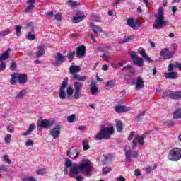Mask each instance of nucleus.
<instances>
[{"label": "nucleus", "mask_w": 181, "mask_h": 181, "mask_svg": "<svg viewBox=\"0 0 181 181\" xmlns=\"http://www.w3.org/2000/svg\"><path fill=\"white\" fill-rule=\"evenodd\" d=\"M92 169L93 168H91V165L90 164V160H86L82 163L72 166L69 169V176L70 177H76V176L80 175L81 172H84V170L86 175H90Z\"/></svg>", "instance_id": "f257e3e1"}, {"label": "nucleus", "mask_w": 181, "mask_h": 181, "mask_svg": "<svg viewBox=\"0 0 181 181\" xmlns=\"http://www.w3.org/2000/svg\"><path fill=\"white\" fill-rule=\"evenodd\" d=\"M114 134V127H107L102 126L99 132L95 135V139L98 141H103V139H110L111 135Z\"/></svg>", "instance_id": "f03ea898"}, {"label": "nucleus", "mask_w": 181, "mask_h": 181, "mask_svg": "<svg viewBox=\"0 0 181 181\" xmlns=\"http://www.w3.org/2000/svg\"><path fill=\"white\" fill-rule=\"evenodd\" d=\"M156 21L153 25V29H162L163 26H166L168 21H165V16H163V8H160L158 13L155 15Z\"/></svg>", "instance_id": "7ed1b4c3"}, {"label": "nucleus", "mask_w": 181, "mask_h": 181, "mask_svg": "<svg viewBox=\"0 0 181 181\" xmlns=\"http://www.w3.org/2000/svg\"><path fill=\"white\" fill-rule=\"evenodd\" d=\"M181 158V148H173L170 151L168 154V159L172 162H177L180 160Z\"/></svg>", "instance_id": "20e7f679"}, {"label": "nucleus", "mask_w": 181, "mask_h": 181, "mask_svg": "<svg viewBox=\"0 0 181 181\" xmlns=\"http://www.w3.org/2000/svg\"><path fill=\"white\" fill-rule=\"evenodd\" d=\"M53 124H54V120H47L46 119L41 120L40 122L37 123V131H42V128H50L53 126Z\"/></svg>", "instance_id": "39448f33"}, {"label": "nucleus", "mask_w": 181, "mask_h": 181, "mask_svg": "<svg viewBox=\"0 0 181 181\" xmlns=\"http://www.w3.org/2000/svg\"><path fill=\"white\" fill-rule=\"evenodd\" d=\"M69 85V78L66 77L64 78L60 89H59V98L60 100H66V91H64V90H66V88L67 87V86Z\"/></svg>", "instance_id": "423d86ee"}, {"label": "nucleus", "mask_w": 181, "mask_h": 181, "mask_svg": "<svg viewBox=\"0 0 181 181\" xmlns=\"http://www.w3.org/2000/svg\"><path fill=\"white\" fill-rule=\"evenodd\" d=\"M74 98L75 100H78L80 95H81V90L83 88V83L76 81L74 83Z\"/></svg>", "instance_id": "0eeeda50"}, {"label": "nucleus", "mask_w": 181, "mask_h": 181, "mask_svg": "<svg viewBox=\"0 0 181 181\" xmlns=\"http://www.w3.org/2000/svg\"><path fill=\"white\" fill-rule=\"evenodd\" d=\"M145 138H146L145 134L134 138L132 141V149H135V148H136L138 145L137 142L139 144V145H141V146H144L145 144Z\"/></svg>", "instance_id": "6e6552de"}, {"label": "nucleus", "mask_w": 181, "mask_h": 181, "mask_svg": "<svg viewBox=\"0 0 181 181\" xmlns=\"http://www.w3.org/2000/svg\"><path fill=\"white\" fill-rule=\"evenodd\" d=\"M180 91H165L163 95V98H166V97H168V98H170V100H179L180 99Z\"/></svg>", "instance_id": "1a4fd4ad"}, {"label": "nucleus", "mask_w": 181, "mask_h": 181, "mask_svg": "<svg viewBox=\"0 0 181 181\" xmlns=\"http://www.w3.org/2000/svg\"><path fill=\"white\" fill-rule=\"evenodd\" d=\"M130 57L132 60H133L134 64H136L139 67L144 66V59L139 57V56H136L135 52L130 53Z\"/></svg>", "instance_id": "9d476101"}, {"label": "nucleus", "mask_w": 181, "mask_h": 181, "mask_svg": "<svg viewBox=\"0 0 181 181\" xmlns=\"http://www.w3.org/2000/svg\"><path fill=\"white\" fill-rule=\"evenodd\" d=\"M55 62L54 63V66H56L57 67L58 66H60V64H62V63H64L67 62V58L63 54L58 52L55 55Z\"/></svg>", "instance_id": "9b49d317"}, {"label": "nucleus", "mask_w": 181, "mask_h": 181, "mask_svg": "<svg viewBox=\"0 0 181 181\" xmlns=\"http://www.w3.org/2000/svg\"><path fill=\"white\" fill-rule=\"evenodd\" d=\"M76 56L78 59H81V57L86 56V46L81 45L76 47Z\"/></svg>", "instance_id": "f8f14e48"}, {"label": "nucleus", "mask_w": 181, "mask_h": 181, "mask_svg": "<svg viewBox=\"0 0 181 181\" xmlns=\"http://www.w3.org/2000/svg\"><path fill=\"white\" fill-rule=\"evenodd\" d=\"M61 128L57 125L56 127L52 129L49 132L50 135L52 136L54 139H57L60 136Z\"/></svg>", "instance_id": "ddd939ff"}, {"label": "nucleus", "mask_w": 181, "mask_h": 181, "mask_svg": "<svg viewBox=\"0 0 181 181\" xmlns=\"http://www.w3.org/2000/svg\"><path fill=\"white\" fill-rule=\"evenodd\" d=\"M17 80L20 84H26L28 75L26 74H17Z\"/></svg>", "instance_id": "4468645a"}, {"label": "nucleus", "mask_w": 181, "mask_h": 181, "mask_svg": "<svg viewBox=\"0 0 181 181\" xmlns=\"http://www.w3.org/2000/svg\"><path fill=\"white\" fill-rule=\"evenodd\" d=\"M35 2H36V0H28L27 1V5H28V6L26 8V9L24 11V12L25 13H29V12H30V11H33V9H35V5H33V4H35Z\"/></svg>", "instance_id": "2eb2a0df"}, {"label": "nucleus", "mask_w": 181, "mask_h": 181, "mask_svg": "<svg viewBox=\"0 0 181 181\" xmlns=\"http://www.w3.org/2000/svg\"><path fill=\"white\" fill-rule=\"evenodd\" d=\"M80 71H81V68L78 66L71 65L69 67V73L73 76H74V74H77V73H80Z\"/></svg>", "instance_id": "dca6fc26"}, {"label": "nucleus", "mask_w": 181, "mask_h": 181, "mask_svg": "<svg viewBox=\"0 0 181 181\" xmlns=\"http://www.w3.org/2000/svg\"><path fill=\"white\" fill-rule=\"evenodd\" d=\"M115 111L117 113H122V112H127L129 111V108L127 107V106H122L120 105H118L115 107Z\"/></svg>", "instance_id": "f3484780"}, {"label": "nucleus", "mask_w": 181, "mask_h": 181, "mask_svg": "<svg viewBox=\"0 0 181 181\" xmlns=\"http://www.w3.org/2000/svg\"><path fill=\"white\" fill-rule=\"evenodd\" d=\"M80 155V153L77 150H72L67 152V156L71 159H77Z\"/></svg>", "instance_id": "a211bd4d"}, {"label": "nucleus", "mask_w": 181, "mask_h": 181, "mask_svg": "<svg viewBox=\"0 0 181 181\" xmlns=\"http://www.w3.org/2000/svg\"><path fill=\"white\" fill-rule=\"evenodd\" d=\"M131 147L129 146H126L124 148V152H125V162L129 163L131 162Z\"/></svg>", "instance_id": "6ab92c4d"}, {"label": "nucleus", "mask_w": 181, "mask_h": 181, "mask_svg": "<svg viewBox=\"0 0 181 181\" xmlns=\"http://www.w3.org/2000/svg\"><path fill=\"white\" fill-rule=\"evenodd\" d=\"M127 25L128 26L132 28V29H134L135 30L138 29V27L136 25V21H135V19H134V18H130L127 20Z\"/></svg>", "instance_id": "aec40b11"}, {"label": "nucleus", "mask_w": 181, "mask_h": 181, "mask_svg": "<svg viewBox=\"0 0 181 181\" xmlns=\"http://www.w3.org/2000/svg\"><path fill=\"white\" fill-rule=\"evenodd\" d=\"M35 129H36V125L35 124V123L30 124L28 127V129L24 133H23V136H27V135H30V134H32V132H33Z\"/></svg>", "instance_id": "412c9836"}, {"label": "nucleus", "mask_w": 181, "mask_h": 181, "mask_svg": "<svg viewBox=\"0 0 181 181\" xmlns=\"http://www.w3.org/2000/svg\"><path fill=\"white\" fill-rule=\"evenodd\" d=\"M11 51H12L11 49H8L6 50L1 55L0 54V62L8 60V59H9V52Z\"/></svg>", "instance_id": "4be33fe9"}, {"label": "nucleus", "mask_w": 181, "mask_h": 181, "mask_svg": "<svg viewBox=\"0 0 181 181\" xmlns=\"http://www.w3.org/2000/svg\"><path fill=\"white\" fill-rule=\"evenodd\" d=\"M38 52L36 53V57L37 59H40V57H42L43 54H45V45H40L37 47Z\"/></svg>", "instance_id": "5701e85b"}, {"label": "nucleus", "mask_w": 181, "mask_h": 181, "mask_svg": "<svg viewBox=\"0 0 181 181\" xmlns=\"http://www.w3.org/2000/svg\"><path fill=\"white\" fill-rule=\"evenodd\" d=\"M71 165H73V163L70 160V159L66 158V160L65 161V168H64V175H69L70 172H69V168L71 169Z\"/></svg>", "instance_id": "b1692460"}, {"label": "nucleus", "mask_w": 181, "mask_h": 181, "mask_svg": "<svg viewBox=\"0 0 181 181\" xmlns=\"http://www.w3.org/2000/svg\"><path fill=\"white\" fill-rule=\"evenodd\" d=\"M144 87V79L141 77H138L136 82V90H142Z\"/></svg>", "instance_id": "393cba45"}, {"label": "nucleus", "mask_w": 181, "mask_h": 181, "mask_svg": "<svg viewBox=\"0 0 181 181\" xmlns=\"http://www.w3.org/2000/svg\"><path fill=\"white\" fill-rule=\"evenodd\" d=\"M73 78L74 80H76V81H78L80 83V81H82V82L86 81V80H87V76H81L80 74H76L73 76Z\"/></svg>", "instance_id": "a878e982"}, {"label": "nucleus", "mask_w": 181, "mask_h": 181, "mask_svg": "<svg viewBox=\"0 0 181 181\" xmlns=\"http://www.w3.org/2000/svg\"><path fill=\"white\" fill-rule=\"evenodd\" d=\"M164 77H165V78H171V80H175L177 78V72L165 73Z\"/></svg>", "instance_id": "bb28decb"}, {"label": "nucleus", "mask_w": 181, "mask_h": 181, "mask_svg": "<svg viewBox=\"0 0 181 181\" xmlns=\"http://www.w3.org/2000/svg\"><path fill=\"white\" fill-rule=\"evenodd\" d=\"M75 56H76V51H74V50H70V51L68 52V54H67V55H66V57H67V59H68V60H69V62L70 63H71V62H73V60H74Z\"/></svg>", "instance_id": "cd10ccee"}, {"label": "nucleus", "mask_w": 181, "mask_h": 181, "mask_svg": "<svg viewBox=\"0 0 181 181\" xmlns=\"http://www.w3.org/2000/svg\"><path fill=\"white\" fill-rule=\"evenodd\" d=\"M16 80H18V73H13L11 74V78L10 79V84L15 86V84H16Z\"/></svg>", "instance_id": "c85d7f7f"}, {"label": "nucleus", "mask_w": 181, "mask_h": 181, "mask_svg": "<svg viewBox=\"0 0 181 181\" xmlns=\"http://www.w3.org/2000/svg\"><path fill=\"white\" fill-rule=\"evenodd\" d=\"M116 129L117 132H122V129H124V124L121 120H118L116 122Z\"/></svg>", "instance_id": "c756f323"}, {"label": "nucleus", "mask_w": 181, "mask_h": 181, "mask_svg": "<svg viewBox=\"0 0 181 181\" xmlns=\"http://www.w3.org/2000/svg\"><path fill=\"white\" fill-rule=\"evenodd\" d=\"M116 83H117V81H115V79L108 81L107 82L105 83V87H110V88H112V87L115 86Z\"/></svg>", "instance_id": "7c9ffc66"}, {"label": "nucleus", "mask_w": 181, "mask_h": 181, "mask_svg": "<svg viewBox=\"0 0 181 181\" xmlns=\"http://www.w3.org/2000/svg\"><path fill=\"white\" fill-rule=\"evenodd\" d=\"M175 56V51H170L168 52L165 55H164V59L168 60V59H172Z\"/></svg>", "instance_id": "2f4dec72"}, {"label": "nucleus", "mask_w": 181, "mask_h": 181, "mask_svg": "<svg viewBox=\"0 0 181 181\" xmlns=\"http://www.w3.org/2000/svg\"><path fill=\"white\" fill-rule=\"evenodd\" d=\"M92 28L94 33H100L103 32V29L100 26L92 25Z\"/></svg>", "instance_id": "473e14b6"}, {"label": "nucleus", "mask_w": 181, "mask_h": 181, "mask_svg": "<svg viewBox=\"0 0 181 181\" xmlns=\"http://www.w3.org/2000/svg\"><path fill=\"white\" fill-rule=\"evenodd\" d=\"M83 151H88L90 149V145L88 144V140H84L82 143Z\"/></svg>", "instance_id": "72a5a7b5"}, {"label": "nucleus", "mask_w": 181, "mask_h": 181, "mask_svg": "<svg viewBox=\"0 0 181 181\" xmlns=\"http://www.w3.org/2000/svg\"><path fill=\"white\" fill-rule=\"evenodd\" d=\"M111 170H112V169L107 166L102 168V172L103 175H108L110 172H111Z\"/></svg>", "instance_id": "f704fd0d"}, {"label": "nucleus", "mask_w": 181, "mask_h": 181, "mask_svg": "<svg viewBox=\"0 0 181 181\" xmlns=\"http://www.w3.org/2000/svg\"><path fill=\"white\" fill-rule=\"evenodd\" d=\"M84 18H82L81 17H78L77 16H74L72 20V22L74 23H79V22H81V21H83Z\"/></svg>", "instance_id": "c9c22d12"}, {"label": "nucleus", "mask_w": 181, "mask_h": 181, "mask_svg": "<svg viewBox=\"0 0 181 181\" xmlns=\"http://www.w3.org/2000/svg\"><path fill=\"white\" fill-rule=\"evenodd\" d=\"M74 93V89H73L72 87L69 86L66 89V93L68 97H71L73 95V93Z\"/></svg>", "instance_id": "e433bc0d"}, {"label": "nucleus", "mask_w": 181, "mask_h": 181, "mask_svg": "<svg viewBox=\"0 0 181 181\" xmlns=\"http://www.w3.org/2000/svg\"><path fill=\"white\" fill-rule=\"evenodd\" d=\"M11 33V29L7 28L4 31L0 32V36H8Z\"/></svg>", "instance_id": "4c0bfd02"}, {"label": "nucleus", "mask_w": 181, "mask_h": 181, "mask_svg": "<svg viewBox=\"0 0 181 181\" xmlns=\"http://www.w3.org/2000/svg\"><path fill=\"white\" fill-rule=\"evenodd\" d=\"M11 138H12V135L8 134L4 137L5 144H10L11 143Z\"/></svg>", "instance_id": "58836bf2"}, {"label": "nucleus", "mask_w": 181, "mask_h": 181, "mask_svg": "<svg viewBox=\"0 0 181 181\" xmlns=\"http://www.w3.org/2000/svg\"><path fill=\"white\" fill-rule=\"evenodd\" d=\"M27 39L28 40H35V39H36V35L32 34V33H28L27 35Z\"/></svg>", "instance_id": "ea45409f"}, {"label": "nucleus", "mask_w": 181, "mask_h": 181, "mask_svg": "<svg viewBox=\"0 0 181 181\" xmlns=\"http://www.w3.org/2000/svg\"><path fill=\"white\" fill-rule=\"evenodd\" d=\"M134 37H135V35H129L127 37L124 38L122 43H127V42H129V40H131V39H134Z\"/></svg>", "instance_id": "a19ab883"}, {"label": "nucleus", "mask_w": 181, "mask_h": 181, "mask_svg": "<svg viewBox=\"0 0 181 181\" xmlns=\"http://www.w3.org/2000/svg\"><path fill=\"white\" fill-rule=\"evenodd\" d=\"M68 122H74L76 120V115H71L67 117Z\"/></svg>", "instance_id": "79ce46f5"}, {"label": "nucleus", "mask_w": 181, "mask_h": 181, "mask_svg": "<svg viewBox=\"0 0 181 181\" xmlns=\"http://www.w3.org/2000/svg\"><path fill=\"white\" fill-rule=\"evenodd\" d=\"M169 52V48H164L160 52V56L165 57V54Z\"/></svg>", "instance_id": "37998d69"}, {"label": "nucleus", "mask_w": 181, "mask_h": 181, "mask_svg": "<svg viewBox=\"0 0 181 181\" xmlns=\"http://www.w3.org/2000/svg\"><path fill=\"white\" fill-rule=\"evenodd\" d=\"M68 5H69V6H71L72 8H76V6H77V2L73 0H69Z\"/></svg>", "instance_id": "c03bdc74"}, {"label": "nucleus", "mask_w": 181, "mask_h": 181, "mask_svg": "<svg viewBox=\"0 0 181 181\" xmlns=\"http://www.w3.org/2000/svg\"><path fill=\"white\" fill-rule=\"evenodd\" d=\"M75 16H78V18H81L82 19L86 18V16H84V13L80 11H77Z\"/></svg>", "instance_id": "a18cd8bd"}, {"label": "nucleus", "mask_w": 181, "mask_h": 181, "mask_svg": "<svg viewBox=\"0 0 181 181\" xmlns=\"http://www.w3.org/2000/svg\"><path fill=\"white\" fill-rule=\"evenodd\" d=\"M4 162H6L8 165H11L12 163V161L9 159V156L8 155H4Z\"/></svg>", "instance_id": "49530a36"}, {"label": "nucleus", "mask_w": 181, "mask_h": 181, "mask_svg": "<svg viewBox=\"0 0 181 181\" xmlns=\"http://www.w3.org/2000/svg\"><path fill=\"white\" fill-rule=\"evenodd\" d=\"M21 30H22V27L17 25L16 28V34L17 36H21Z\"/></svg>", "instance_id": "de8ad7c7"}, {"label": "nucleus", "mask_w": 181, "mask_h": 181, "mask_svg": "<svg viewBox=\"0 0 181 181\" xmlns=\"http://www.w3.org/2000/svg\"><path fill=\"white\" fill-rule=\"evenodd\" d=\"M6 69V63L1 62L0 63V71H4Z\"/></svg>", "instance_id": "09e8293b"}, {"label": "nucleus", "mask_w": 181, "mask_h": 181, "mask_svg": "<svg viewBox=\"0 0 181 181\" xmlns=\"http://www.w3.org/2000/svg\"><path fill=\"white\" fill-rule=\"evenodd\" d=\"M37 175H45L46 173V170L45 168L37 170Z\"/></svg>", "instance_id": "8fccbe9b"}, {"label": "nucleus", "mask_w": 181, "mask_h": 181, "mask_svg": "<svg viewBox=\"0 0 181 181\" xmlns=\"http://www.w3.org/2000/svg\"><path fill=\"white\" fill-rule=\"evenodd\" d=\"M22 181H37V180H36V179L33 177H29L23 178Z\"/></svg>", "instance_id": "3c124183"}, {"label": "nucleus", "mask_w": 181, "mask_h": 181, "mask_svg": "<svg viewBox=\"0 0 181 181\" xmlns=\"http://www.w3.org/2000/svg\"><path fill=\"white\" fill-rule=\"evenodd\" d=\"M8 132L12 133L15 131V128L13 127V125H8L6 128Z\"/></svg>", "instance_id": "603ef678"}, {"label": "nucleus", "mask_w": 181, "mask_h": 181, "mask_svg": "<svg viewBox=\"0 0 181 181\" xmlns=\"http://www.w3.org/2000/svg\"><path fill=\"white\" fill-rule=\"evenodd\" d=\"M144 115H145V112H141L140 113V115H139L136 117V121H141V119H142V117H144Z\"/></svg>", "instance_id": "864d4df0"}, {"label": "nucleus", "mask_w": 181, "mask_h": 181, "mask_svg": "<svg viewBox=\"0 0 181 181\" xmlns=\"http://www.w3.org/2000/svg\"><path fill=\"white\" fill-rule=\"evenodd\" d=\"M90 93H92L93 94H96V93H98V88L95 86L91 87Z\"/></svg>", "instance_id": "5fc2aeb1"}, {"label": "nucleus", "mask_w": 181, "mask_h": 181, "mask_svg": "<svg viewBox=\"0 0 181 181\" xmlns=\"http://www.w3.org/2000/svg\"><path fill=\"white\" fill-rule=\"evenodd\" d=\"M16 67H17L16 62H15L14 61H12V63L10 65V70H15Z\"/></svg>", "instance_id": "6e6d98bb"}, {"label": "nucleus", "mask_w": 181, "mask_h": 181, "mask_svg": "<svg viewBox=\"0 0 181 181\" xmlns=\"http://www.w3.org/2000/svg\"><path fill=\"white\" fill-rule=\"evenodd\" d=\"M140 54L144 59H145L148 56V54H146V52H145V49H144L140 51Z\"/></svg>", "instance_id": "4d7b16f0"}, {"label": "nucleus", "mask_w": 181, "mask_h": 181, "mask_svg": "<svg viewBox=\"0 0 181 181\" xmlns=\"http://www.w3.org/2000/svg\"><path fill=\"white\" fill-rule=\"evenodd\" d=\"M55 20L59 21H62V13H57L55 15Z\"/></svg>", "instance_id": "13d9d810"}, {"label": "nucleus", "mask_w": 181, "mask_h": 181, "mask_svg": "<svg viewBox=\"0 0 181 181\" xmlns=\"http://www.w3.org/2000/svg\"><path fill=\"white\" fill-rule=\"evenodd\" d=\"M25 145L26 146H33V140H28L26 142H25Z\"/></svg>", "instance_id": "bf43d9fd"}, {"label": "nucleus", "mask_w": 181, "mask_h": 181, "mask_svg": "<svg viewBox=\"0 0 181 181\" xmlns=\"http://www.w3.org/2000/svg\"><path fill=\"white\" fill-rule=\"evenodd\" d=\"M132 69V66L130 64L126 65L123 69V71H125V70H131Z\"/></svg>", "instance_id": "052dcab7"}, {"label": "nucleus", "mask_w": 181, "mask_h": 181, "mask_svg": "<svg viewBox=\"0 0 181 181\" xmlns=\"http://www.w3.org/2000/svg\"><path fill=\"white\" fill-rule=\"evenodd\" d=\"M127 64V61L123 60L118 63L119 67H122V66H125Z\"/></svg>", "instance_id": "680f3d73"}, {"label": "nucleus", "mask_w": 181, "mask_h": 181, "mask_svg": "<svg viewBox=\"0 0 181 181\" xmlns=\"http://www.w3.org/2000/svg\"><path fill=\"white\" fill-rule=\"evenodd\" d=\"M134 136H135V132H132L128 137V140L131 141Z\"/></svg>", "instance_id": "e2e57ef3"}, {"label": "nucleus", "mask_w": 181, "mask_h": 181, "mask_svg": "<svg viewBox=\"0 0 181 181\" xmlns=\"http://www.w3.org/2000/svg\"><path fill=\"white\" fill-rule=\"evenodd\" d=\"M24 92L23 90L21 91L16 96V98H22L23 97Z\"/></svg>", "instance_id": "0e129e2a"}, {"label": "nucleus", "mask_w": 181, "mask_h": 181, "mask_svg": "<svg viewBox=\"0 0 181 181\" xmlns=\"http://www.w3.org/2000/svg\"><path fill=\"white\" fill-rule=\"evenodd\" d=\"M135 176H141V170L139 169H136L134 171Z\"/></svg>", "instance_id": "69168bd1"}, {"label": "nucleus", "mask_w": 181, "mask_h": 181, "mask_svg": "<svg viewBox=\"0 0 181 181\" xmlns=\"http://www.w3.org/2000/svg\"><path fill=\"white\" fill-rule=\"evenodd\" d=\"M175 69H180L181 71V64L179 62H175V66H174Z\"/></svg>", "instance_id": "338daca9"}, {"label": "nucleus", "mask_w": 181, "mask_h": 181, "mask_svg": "<svg viewBox=\"0 0 181 181\" xmlns=\"http://www.w3.org/2000/svg\"><path fill=\"white\" fill-rule=\"evenodd\" d=\"M117 181H125V177L121 175L117 178Z\"/></svg>", "instance_id": "774afa93"}]
</instances>
